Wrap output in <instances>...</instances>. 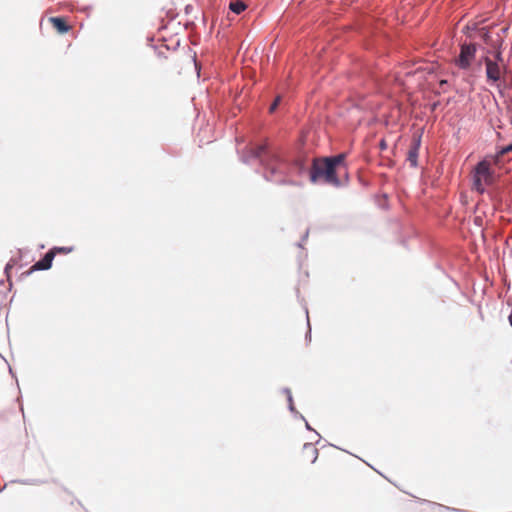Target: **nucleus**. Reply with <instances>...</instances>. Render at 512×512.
Wrapping results in <instances>:
<instances>
[{"label":"nucleus","instance_id":"nucleus-1","mask_svg":"<svg viewBox=\"0 0 512 512\" xmlns=\"http://www.w3.org/2000/svg\"><path fill=\"white\" fill-rule=\"evenodd\" d=\"M344 157V154H339L333 157L314 159L310 170L311 182H322L334 187L340 186L341 182L337 172L343 166Z\"/></svg>","mask_w":512,"mask_h":512},{"label":"nucleus","instance_id":"nucleus-2","mask_svg":"<svg viewBox=\"0 0 512 512\" xmlns=\"http://www.w3.org/2000/svg\"><path fill=\"white\" fill-rule=\"evenodd\" d=\"M494 58L484 57L487 81L492 83L500 81L506 71V65L500 50L495 51Z\"/></svg>","mask_w":512,"mask_h":512},{"label":"nucleus","instance_id":"nucleus-3","mask_svg":"<svg viewBox=\"0 0 512 512\" xmlns=\"http://www.w3.org/2000/svg\"><path fill=\"white\" fill-rule=\"evenodd\" d=\"M494 181L493 172L490 170V164L487 161H481L475 168L473 176V187L479 193H483L485 186L491 185Z\"/></svg>","mask_w":512,"mask_h":512},{"label":"nucleus","instance_id":"nucleus-4","mask_svg":"<svg viewBox=\"0 0 512 512\" xmlns=\"http://www.w3.org/2000/svg\"><path fill=\"white\" fill-rule=\"evenodd\" d=\"M476 45L475 44H463L458 59L456 60L457 65L462 69L470 67L472 60L475 57Z\"/></svg>","mask_w":512,"mask_h":512},{"label":"nucleus","instance_id":"nucleus-5","mask_svg":"<svg viewBox=\"0 0 512 512\" xmlns=\"http://www.w3.org/2000/svg\"><path fill=\"white\" fill-rule=\"evenodd\" d=\"M420 145H421L420 136H414L411 141L408 153H407V161L410 163V165L412 167H416L418 164Z\"/></svg>","mask_w":512,"mask_h":512},{"label":"nucleus","instance_id":"nucleus-6","mask_svg":"<svg viewBox=\"0 0 512 512\" xmlns=\"http://www.w3.org/2000/svg\"><path fill=\"white\" fill-rule=\"evenodd\" d=\"M54 253L50 250L45 254V256L38 262H36L31 268L30 271L37 270H47L51 267L52 261L54 259Z\"/></svg>","mask_w":512,"mask_h":512},{"label":"nucleus","instance_id":"nucleus-7","mask_svg":"<svg viewBox=\"0 0 512 512\" xmlns=\"http://www.w3.org/2000/svg\"><path fill=\"white\" fill-rule=\"evenodd\" d=\"M49 21L53 28L60 34L67 33L71 29L70 25H68L67 21L63 17H51Z\"/></svg>","mask_w":512,"mask_h":512},{"label":"nucleus","instance_id":"nucleus-8","mask_svg":"<svg viewBox=\"0 0 512 512\" xmlns=\"http://www.w3.org/2000/svg\"><path fill=\"white\" fill-rule=\"evenodd\" d=\"M229 8L236 14L242 13L246 8V4L241 0H232L229 4Z\"/></svg>","mask_w":512,"mask_h":512},{"label":"nucleus","instance_id":"nucleus-9","mask_svg":"<svg viewBox=\"0 0 512 512\" xmlns=\"http://www.w3.org/2000/svg\"><path fill=\"white\" fill-rule=\"evenodd\" d=\"M274 161L275 164H266V169L269 170L272 175L277 172L283 173V163L278 158H275Z\"/></svg>","mask_w":512,"mask_h":512},{"label":"nucleus","instance_id":"nucleus-10","mask_svg":"<svg viewBox=\"0 0 512 512\" xmlns=\"http://www.w3.org/2000/svg\"><path fill=\"white\" fill-rule=\"evenodd\" d=\"M511 152H512V143L507 146L502 147L500 150H498V152L494 156V163L499 164L501 161V157L504 156L505 154H508Z\"/></svg>","mask_w":512,"mask_h":512},{"label":"nucleus","instance_id":"nucleus-11","mask_svg":"<svg viewBox=\"0 0 512 512\" xmlns=\"http://www.w3.org/2000/svg\"><path fill=\"white\" fill-rule=\"evenodd\" d=\"M303 450L313 456V461L316 460L317 455H318V450L313 444L305 443L303 446Z\"/></svg>","mask_w":512,"mask_h":512},{"label":"nucleus","instance_id":"nucleus-12","mask_svg":"<svg viewBox=\"0 0 512 512\" xmlns=\"http://www.w3.org/2000/svg\"><path fill=\"white\" fill-rule=\"evenodd\" d=\"M266 152V146L265 145H259L255 148L252 149V153L253 155L256 157V158H260L261 161L263 162L264 160L262 159L264 153Z\"/></svg>","mask_w":512,"mask_h":512},{"label":"nucleus","instance_id":"nucleus-13","mask_svg":"<svg viewBox=\"0 0 512 512\" xmlns=\"http://www.w3.org/2000/svg\"><path fill=\"white\" fill-rule=\"evenodd\" d=\"M50 251L54 253V256L58 253L68 254L73 251V247H54Z\"/></svg>","mask_w":512,"mask_h":512},{"label":"nucleus","instance_id":"nucleus-14","mask_svg":"<svg viewBox=\"0 0 512 512\" xmlns=\"http://www.w3.org/2000/svg\"><path fill=\"white\" fill-rule=\"evenodd\" d=\"M280 100H281V98L279 96L274 100V102L271 104V106L269 108L270 113H273L276 110L277 106L280 103Z\"/></svg>","mask_w":512,"mask_h":512},{"label":"nucleus","instance_id":"nucleus-15","mask_svg":"<svg viewBox=\"0 0 512 512\" xmlns=\"http://www.w3.org/2000/svg\"><path fill=\"white\" fill-rule=\"evenodd\" d=\"M482 38H483V40H484L486 43H489V41H490V35H489V33H488V32H483V34H482Z\"/></svg>","mask_w":512,"mask_h":512},{"label":"nucleus","instance_id":"nucleus-16","mask_svg":"<svg viewBox=\"0 0 512 512\" xmlns=\"http://www.w3.org/2000/svg\"><path fill=\"white\" fill-rule=\"evenodd\" d=\"M445 85H447V81H446V80H441V81L439 82V86H440V88H441L442 90H444V86H445Z\"/></svg>","mask_w":512,"mask_h":512},{"label":"nucleus","instance_id":"nucleus-17","mask_svg":"<svg viewBox=\"0 0 512 512\" xmlns=\"http://www.w3.org/2000/svg\"><path fill=\"white\" fill-rule=\"evenodd\" d=\"M380 147H381V149H385L386 148V143H385L384 140L381 141Z\"/></svg>","mask_w":512,"mask_h":512},{"label":"nucleus","instance_id":"nucleus-18","mask_svg":"<svg viewBox=\"0 0 512 512\" xmlns=\"http://www.w3.org/2000/svg\"><path fill=\"white\" fill-rule=\"evenodd\" d=\"M10 267H11V265H10V264H8V265L6 266V269H5V270L7 271Z\"/></svg>","mask_w":512,"mask_h":512},{"label":"nucleus","instance_id":"nucleus-19","mask_svg":"<svg viewBox=\"0 0 512 512\" xmlns=\"http://www.w3.org/2000/svg\"><path fill=\"white\" fill-rule=\"evenodd\" d=\"M509 320H510V323L512 325V315H510Z\"/></svg>","mask_w":512,"mask_h":512}]
</instances>
